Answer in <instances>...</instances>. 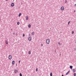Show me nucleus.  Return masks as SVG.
I'll return each mask as SVG.
<instances>
[{
    "label": "nucleus",
    "mask_w": 76,
    "mask_h": 76,
    "mask_svg": "<svg viewBox=\"0 0 76 76\" xmlns=\"http://www.w3.org/2000/svg\"><path fill=\"white\" fill-rule=\"evenodd\" d=\"M50 39H47L46 40V42L48 44H50Z\"/></svg>",
    "instance_id": "obj_1"
},
{
    "label": "nucleus",
    "mask_w": 76,
    "mask_h": 76,
    "mask_svg": "<svg viewBox=\"0 0 76 76\" xmlns=\"http://www.w3.org/2000/svg\"><path fill=\"white\" fill-rule=\"evenodd\" d=\"M14 72L15 73H16L18 72V71L17 69H14Z\"/></svg>",
    "instance_id": "obj_2"
},
{
    "label": "nucleus",
    "mask_w": 76,
    "mask_h": 76,
    "mask_svg": "<svg viewBox=\"0 0 76 76\" xmlns=\"http://www.w3.org/2000/svg\"><path fill=\"white\" fill-rule=\"evenodd\" d=\"M9 59L10 60H11L12 59V56L11 55H10L9 56Z\"/></svg>",
    "instance_id": "obj_3"
},
{
    "label": "nucleus",
    "mask_w": 76,
    "mask_h": 76,
    "mask_svg": "<svg viewBox=\"0 0 76 76\" xmlns=\"http://www.w3.org/2000/svg\"><path fill=\"white\" fill-rule=\"evenodd\" d=\"M64 7H61V10H64Z\"/></svg>",
    "instance_id": "obj_4"
},
{
    "label": "nucleus",
    "mask_w": 76,
    "mask_h": 76,
    "mask_svg": "<svg viewBox=\"0 0 76 76\" xmlns=\"http://www.w3.org/2000/svg\"><path fill=\"white\" fill-rule=\"evenodd\" d=\"M14 5H15V4L14 3H12L11 4V6H12V7H13V6H14Z\"/></svg>",
    "instance_id": "obj_5"
},
{
    "label": "nucleus",
    "mask_w": 76,
    "mask_h": 76,
    "mask_svg": "<svg viewBox=\"0 0 76 76\" xmlns=\"http://www.w3.org/2000/svg\"><path fill=\"white\" fill-rule=\"evenodd\" d=\"M31 37H29V38H28L29 41H31Z\"/></svg>",
    "instance_id": "obj_6"
},
{
    "label": "nucleus",
    "mask_w": 76,
    "mask_h": 76,
    "mask_svg": "<svg viewBox=\"0 0 76 76\" xmlns=\"http://www.w3.org/2000/svg\"><path fill=\"white\" fill-rule=\"evenodd\" d=\"M70 72V71H69L67 73H66V75H67L69 73V72Z\"/></svg>",
    "instance_id": "obj_7"
},
{
    "label": "nucleus",
    "mask_w": 76,
    "mask_h": 76,
    "mask_svg": "<svg viewBox=\"0 0 76 76\" xmlns=\"http://www.w3.org/2000/svg\"><path fill=\"white\" fill-rule=\"evenodd\" d=\"M12 64L13 65L14 64H15V61H12Z\"/></svg>",
    "instance_id": "obj_8"
},
{
    "label": "nucleus",
    "mask_w": 76,
    "mask_h": 76,
    "mask_svg": "<svg viewBox=\"0 0 76 76\" xmlns=\"http://www.w3.org/2000/svg\"><path fill=\"white\" fill-rule=\"evenodd\" d=\"M73 72H76V70H75V69H74L72 70Z\"/></svg>",
    "instance_id": "obj_9"
},
{
    "label": "nucleus",
    "mask_w": 76,
    "mask_h": 76,
    "mask_svg": "<svg viewBox=\"0 0 76 76\" xmlns=\"http://www.w3.org/2000/svg\"><path fill=\"white\" fill-rule=\"evenodd\" d=\"M70 69H72V68H73V66H70Z\"/></svg>",
    "instance_id": "obj_10"
},
{
    "label": "nucleus",
    "mask_w": 76,
    "mask_h": 76,
    "mask_svg": "<svg viewBox=\"0 0 76 76\" xmlns=\"http://www.w3.org/2000/svg\"><path fill=\"white\" fill-rule=\"evenodd\" d=\"M26 20H28V17L27 16L26 18Z\"/></svg>",
    "instance_id": "obj_11"
},
{
    "label": "nucleus",
    "mask_w": 76,
    "mask_h": 76,
    "mask_svg": "<svg viewBox=\"0 0 76 76\" xmlns=\"http://www.w3.org/2000/svg\"><path fill=\"white\" fill-rule=\"evenodd\" d=\"M5 42H6V44H8V42H7V40H6Z\"/></svg>",
    "instance_id": "obj_12"
},
{
    "label": "nucleus",
    "mask_w": 76,
    "mask_h": 76,
    "mask_svg": "<svg viewBox=\"0 0 76 76\" xmlns=\"http://www.w3.org/2000/svg\"><path fill=\"white\" fill-rule=\"evenodd\" d=\"M28 54H31V52L30 51H28Z\"/></svg>",
    "instance_id": "obj_13"
},
{
    "label": "nucleus",
    "mask_w": 76,
    "mask_h": 76,
    "mask_svg": "<svg viewBox=\"0 0 76 76\" xmlns=\"http://www.w3.org/2000/svg\"><path fill=\"white\" fill-rule=\"evenodd\" d=\"M20 23H19V22H17V24L18 25H19Z\"/></svg>",
    "instance_id": "obj_14"
},
{
    "label": "nucleus",
    "mask_w": 76,
    "mask_h": 76,
    "mask_svg": "<svg viewBox=\"0 0 76 76\" xmlns=\"http://www.w3.org/2000/svg\"><path fill=\"white\" fill-rule=\"evenodd\" d=\"M31 24H29L28 26V28H31Z\"/></svg>",
    "instance_id": "obj_15"
},
{
    "label": "nucleus",
    "mask_w": 76,
    "mask_h": 76,
    "mask_svg": "<svg viewBox=\"0 0 76 76\" xmlns=\"http://www.w3.org/2000/svg\"><path fill=\"white\" fill-rule=\"evenodd\" d=\"M21 15H22V14L21 13H19V16H21Z\"/></svg>",
    "instance_id": "obj_16"
},
{
    "label": "nucleus",
    "mask_w": 76,
    "mask_h": 76,
    "mask_svg": "<svg viewBox=\"0 0 76 76\" xmlns=\"http://www.w3.org/2000/svg\"><path fill=\"white\" fill-rule=\"evenodd\" d=\"M34 32H33L31 33V35H34Z\"/></svg>",
    "instance_id": "obj_17"
},
{
    "label": "nucleus",
    "mask_w": 76,
    "mask_h": 76,
    "mask_svg": "<svg viewBox=\"0 0 76 76\" xmlns=\"http://www.w3.org/2000/svg\"><path fill=\"white\" fill-rule=\"evenodd\" d=\"M73 49H74V51H76V48H73Z\"/></svg>",
    "instance_id": "obj_18"
},
{
    "label": "nucleus",
    "mask_w": 76,
    "mask_h": 76,
    "mask_svg": "<svg viewBox=\"0 0 76 76\" xmlns=\"http://www.w3.org/2000/svg\"><path fill=\"white\" fill-rule=\"evenodd\" d=\"M50 76H53V74H52V73L51 72L50 73Z\"/></svg>",
    "instance_id": "obj_19"
},
{
    "label": "nucleus",
    "mask_w": 76,
    "mask_h": 76,
    "mask_svg": "<svg viewBox=\"0 0 76 76\" xmlns=\"http://www.w3.org/2000/svg\"><path fill=\"white\" fill-rule=\"evenodd\" d=\"M20 76H22V74H21V73H20Z\"/></svg>",
    "instance_id": "obj_20"
},
{
    "label": "nucleus",
    "mask_w": 76,
    "mask_h": 76,
    "mask_svg": "<svg viewBox=\"0 0 76 76\" xmlns=\"http://www.w3.org/2000/svg\"><path fill=\"white\" fill-rule=\"evenodd\" d=\"M76 73H74V76H76Z\"/></svg>",
    "instance_id": "obj_21"
},
{
    "label": "nucleus",
    "mask_w": 76,
    "mask_h": 76,
    "mask_svg": "<svg viewBox=\"0 0 76 76\" xmlns=\"http://www.w3.org/2000/svg\"><path fill=\"white\" fill-rule=\"evenodd\" d=\"M36 72H37V71H38V69L37 68L36 69Z\"/></svg>",
    "instance_id": "obj_22"
},
{
    "label": "nucleus",
    "mask_w": 76,
    "mask_h": 76,
    "mask_svg": "<svg viewBox=\"0 0 76 76\" xmlns=\"http://www.w3.org/2000/svg\"><path fill=\"white\" fill-rule=\"evenodd\" d=\"M70 21H69L68 23V25H69V23H70Z\"/></svg>",
    "instance_id": "obj_23"
},
{
    "label": "nucleus",
    "mask_w": 76,
    "mask_h": 76,
    "mask_svg": "<svg viewBox=\"0 0 76 76\" xmlns=\"http://www.w3.org/2000/svg\"><path fill=\"white\" fill-rule=\"evenodd\" d=\"M65 3H67V0H66L65 2Z\"/></svg>",
    "instance_id": "obj_24"
},
{
    "label": "nucleus",
    "mask_w": 76,
    "mask_h": 76,
    "mask_svg": "<svg viewBox=\"0 0 76 76\" xmlns=\"http://www.w3.org/2000/svg\"><path fill=\"white\" fill-rule=\"evenodd\" d=\"M72 34H74V31H72Z\"/></svg>",
    "instance_id": "obj_25"
},
{
    "label": "nucleus",
    "mask_w": 76,
    "mask_h": 76,
    "mask_svg": "<svg viewBox=\"0 0 76 76\" xmlns=\"http://www.w3.org/2000/svg\"><path fill=\"white\" fill-rule=\"evenodd\" d=\"M23 36L24 37H25V34H23Z\"/></svg>",
    "instance_id": "obj_26"
},
{
    "label": "nucleus",
    "mask_w": 76,
    "mask_h": 76,
    "mask_svg": "<svg viewBox=\"0 0 76 76\" xmlns=\"http://www.w3.org/2000/svg\"><path fill=\"white\" fill-rule=\"evenodd\" d=\"M41 45L42 47L43 46V44H41Z\"/></svg>",
    "instance_id": "obj_27"
},
{
    "label": "nucleus",
    "mask_w": 76,
    "mask_h": 76,
    "mask_svg": "<svg viewBox=\"0 0 76 76\" xmlns=\"http://www.w3.org/2000/svg\"><path fill=\"white\" fill-rule=\"evenodd\" d=\"M29 36H31V34L30 33H29Z\"/></svg>",
    "instance_id": "obj_28"
},
{
    "label": "nucleus",
    "mask_w": 76,
    "mask_h": 76,
    "mask_svg": "<svg viewBox=\"0 0 76 76\" xmlns=\"http://www.w3.org/2000/svg\"><path fill=\"white\" fill-rule=\"evenodd\" d=\"M20 61H19V63H20Z\"/></svg>",
    "instance_id": "obj_29"
},
{
    "label": "nucleus",
    "mask_w": 76,
    "mask_h": 76,
    "mask_svg": "<svg viewBox=\"0 0 76 76\" xmlns=\"http://www.w3.org/2000/svg\"><path fill=\"white\" fill-rule=\"evenodd\" d=\"M74 13L75 12H76V11H75V10L74 11Z\"/></svg>",
    "instance_id": "obj_30"
},
{
    "label": "nucleus",
    "mask_w": 76,
    "mask_h": 76,
    "mask_svg": "<svg viewBox=\"0 0 76 76\" xmlns=\"http://www.w3.org/2000/svg\"><path fill=\"white\" fill-rule=\"evenodd\" d=\"M58 44L59 45H60V42H58Z\"/></svg>",
    "instance_id": "obj_31"
},
{
    "label": "nucleus",
    "mask_w": 76,
    "mask_h": 76,
    "mask_svg": "<svg viewBox=\"0 0 76 76\" xmlns=\"http://www.w3.org/2000/svg\"><path fill=\"white\" fill-rule=\"evenodd\" d=\"M12 28H11V31H12Z\"/></svg>",
    "instance_id": "obj_32"
},
{
    "label": "nucleus",
    "mask_w": 76,
    "mask_h": 76,
    "mask_svg": "<svg viewBox=\"0 0 76 76\" xmlns=\"http://www.w3.org/2000/svg\"><path fill=\"white\" fill-rule=\"evenodd\" d=\"M13 34H15V33L13 32Z\"/></svg>",
    "instance_id": "obj_33"
},
{
    "label": "nucleus",
    "mask_w": 76,
    "mask_h": 76,
    "mask_svg": "<svg viewBox=\"0 0 76 76\" xmlns=\"http://www.w3.org/2000/svg\"><path fill=\"white\" fill-rule=\"evenodd\" d=\"M60 56H61V53H60Z\"/></svg>",
    "instance_id": "obj_34"
},
{
    "label": "nucleus",
    "mask_w": 76,
    "mask_h": 76,
    "mask_svg": "<svg viewBox=\"0 0 76 76\" xmlns=\"http://www.w3.org/2000/svg\"><path fill=\"white\" fill-rule=\"evenodd\" d=\"M8 0H6V1H8Z\"/></svg>",
    "instance_id": "obj_35"
},
{
    "label": "nucleus",
    "mask_w": 76,
    "mask_h": 76,
    "mask_svg": "<svg viewBox=\"0 0 76 76\" xmlns=\"http://www.w3.org/2000/svg\"><path fill=\"white\" fill-rule=\"evenodd\" d=\"M16 65H17V64H16Z\"/></svg>",
    "instance_id": "obj_36"
}]
</instances>
